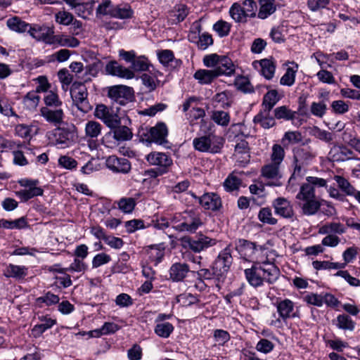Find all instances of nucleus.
<instances>
[{
	"label": "nucleus",
	"instance_id": "obj_1",
	"mask_svg": "<svg viewBox=\"0 0 360 360\" xmlns=\"http://www.w3.org/2000/svg\"><path fill=\"white\" fill-rule=\"evenodd\" d=\"M292 161L291 167L292 173L288 180L286 188L288 191H294V186H296L297 178L304 176L307 169L306 167L311 164L315 158L316 154L310 146L304 144L295 147L292 149Z\"/></svg>",
	"mask_w": 360,
	"mask_h": 360
},
{
	"label": "nucleus",
	"instance_id": "obj_2",
	"mask_svg": "<svg viewBox=\"0 0 360 360\" xmlns=\"http://www.w3.org/2000/svg\"><path fill=\"white\" fill-rule=\"evenodd\" d=\"M168 132L166 124L160 122L141 134L140 141L146 146L155 143L165 148H170L171 143L167 140Z\"/></svg>",
	"mask_w": 360,
	"mask_h": 360
},
{
	"label": "nucleus",
	"instance_id": "obj_3",
	"mask_svg": "<svg viewBox=\"0 0 360 360\" xmlns=\"http://www.w3.org/2000/svg\"><path fill=\"white\" fill-rule=\"evenodd\" d=\"M224 142V138L210 134L195 138L193 144L194 148L200 152L215 154L221 152Z\"/></svg>",
	"mask_w": 360,
	"mask_h": 360
},
{
	"label": "nucleus",
	"instance_id": "obj_4",
	"mask_svg": "<svg viewBox=\"0 0 360 360\" xmlns=\"http://www.w3.org/2000/svg\"><path fill=\"white\" fill-rule=\"evenodd\" d=\"M108 97L113 103L126 105L134 101V91L132 87L125 85H115L108 88Z\"/></svg>",
	"mask_w": 360,
	"mask_h": 360
},
{
	"label": "nucleus",
	"instance_id": "obj_5",
	"mask_svg": "<svg viewBox=\"0 0 360 360\" xmlns=\"http://www.w3.org/2000/svg\"><path fill=\"white\" fill-rule=\"evenodd\" d=\"M181 243L184 248H188L195 252H200L216 245L217 240L203 234H200L193 237L184 236L181 238Z\"/></svg>",
	"mask_w": 360,
	"mask_h": 360
},
{
	"label": "nucleus",
	"instance_id": "obj_6",
	"mask_svg": "<svg viewBox=\"0 0 360 360\" xmlns=\"http://www.w3.org/2000/svg\"><path fill=\"white\" fill-rule=\"evenodd\" d=\"M232 263L231 250L230 245H229L219 253L212 262L211 268L212 270H215L219 278L224 281Z\"/></svg>",
	"mask_w": 360,
	"mask_h": 360
},
{
	"label": "nucleus",
	"instance_id": "obj_7",
	"mask_svg": "<svg viewBox=\"0 0 360 360\" xmlns=\"http://www.w3.org/2000/svg\"><path fill=\"white\" fill-rule=\"evenodd\" d=\"M56 143L63 148L68 147L74 143L77 139V128L73 124L66 123L61 127H57L53 131Z\"/></svg>",
	"mask_w": 360,
	"mask_h": 360
},
{
	"label": "nucleus",
	"instance_id": "obj_8",
	"mask_svg": "<svg viewBox=\"0 0 360 360\" xmlns=\"http://www.w3.org/2000/svg\"><path fill=\"white\" fill-rule=\"evenodd\" d=\"M183 221L178 225L180 231L194 233L202 225L200 214L193 210L186 211L182 216Z\"/></svg>",
	"mask_w": 360,
	"mask_h": 360
},
{
	"label": "nucleus",
	"instance_id": "obj_9",
	"mask_svg": "<svg viewBox=\"0 0 360 360\" xmlns=\"http://www.w3.org/2000/svg\"><path fill=\"white\" fill-rule=\"evenodd\" d=\"M146 161L150 165L157 166L158 169L168 173L172 166L173 160L172 158L165 153L153 151L146 156Z\"/></svg>",
	"mask_w": 360,
	"mask_h": 360
},
{
	"label": "nucleus",
	"instance_id": "obj_10",
	"mask_svg": "<svg viewBox=\"0 0 360 360\" xmlns=\"http://www.w3.org/2000/svg\"><path fill=\"white\" fill-rule=\"evenodd\" d=\"M106 167L114 173L127 174L131 169L130 161L125 158L110 155L105 160Z\"/></svg>",
	"mask_w": 360,
	"mask_h": 360
},
{
	"label": "nucleus",
	"instance_id": "obj_11",
	"mask_svg": "<svg viewBox=\"0 0 360 360\" xmlns=\"http://www.w3.org/2000/svg\"><path fill=\"white\" fill-rule=\"evenodd\" d=\"M272 207L275 214L285 219H290L294 214V210L291 202L286 198L279 197L272 202Z\"/></svg>",
	"mask_w": 360,
	"mask_h": 360
},
{
	"label": "nucleus",
	"instance_id": "obj_12",
	"mask_svg": "<svg viewBox=\"0 0 360 360\" xmlns=\"http://www.w3.org/2000/svg\"><path fill=\"white\" fill-rule=\"evenodd\" d=\"M261 264L255 263L250 268L244 270V274L248 283L253 288L261 287L264 285V279L262 276Z\"/></svg>",
	"mask_w": 360,
	"mask_h": 360
},
{
	"label": "nucleus",
	"instance_id": "obj_13",
	"mask_svg": "<svg viewBox=\"0 0 360 360\" xmlns=\"http://www.w3.org/2000/svg\"><path fill=\"white\" fill-rule=\"evenodd\" d=\"M28 33L37 41H42L49 44L54 30L53 27L34 24L30 25Z\"/></svg>",
	"mask_w": 360,
	"mask_h": 360
},
{
	"label": "nucleus",
	"instance_id": "obj_14",
	"mask_svg": "<svg viewBox=\"0 0 360 360\" xmlns=\"http://www.w3.org/2000/svg\"><path fill=\"white\" fill-rule=\"evenodd\" d=\"M107 74L124 79H132L135 75L133 70L120 65L116 60H111L105 65Z\"/></svg>",
	"mask_w": 360,
	"mask_h": 360
},
{
	"label": "nucleus",
	"instance_id": "obj_15",
	"mask_svg": "<svg viewBox=\"0 0 360 360\" xmlns=\"http://www.w3.org/2000/svg\"><path fill=\"white\" fill-rule=\"evenodd\" d=\"M199 204L205 210L219 211L222 207L219 195L214 193H206L198 198Z\"/></svg>",
	"mask_w": 360,
	"mask_h": 360
},
{
	"label": "nucleus",
	"instance_id": "obj_16",
	"mask_svg": "<svg viewBox=\"0 0 360 360\" xmlns=\"http://www.w3.org/2000/svg\"><path fill=\"white\" fill-rule=\"evenodd\" d=\"M235 245L240 257L246 260L252 258L257 250V244L246 239H238L236 241Z\"/></svg>",
	"mask_w": 360,
	"mask_h": 360
},
{
	"label": "nucleus",
	"instance_id": "obj_17",
	"mask_svg": "<svg viewBox=\"0 0 360 360\" xmlns=\"http://www.w3.org/2000/svg\"><path fill=\"white\" fill-rule=\"evenodd\" d=\"M276 307L280 318L283 321L299 317L298 313L294 312V302L289 299L277 301Z\"/></svg>",
	"mask_w": 360,
	"mask_h": 360
},
{
	"label": "nucleus",
	"instance_id": "obj_18",
	"mask_svg": "<svg viewBox=\"0 0 360 360\" xmlns=\"http://www.w3.org/2000/svg\"><path fill=\"white\" fill-rule=\"evenodd\" d=\"M262 276L264 281L269 284L274 283L279 278L281 271L279 268L269 261L261 263Z\"/></svg>",
	"mask_w": 360,
	"mask_h": 360
},
{
	"label": "nucleus",
	"instance_id": "obj_19",
	"mask_svg": "<svg viewBox=\"0 0 360 360\" xmlns=\"http://www.w3.org/2000/svg\"><path fill=\"white\" fill-rule=\"evenodd\" d=\"M354 152L346 147L345 146H333L330 152L329 155L330 156L333 161L336 162H344L353 158Z\"/></svg>",
	"mask_w": 360,
	"mask_h": 360
},
{
	"label": "nucleus",
	"instance_id": "obj_20",
	"mask_svg": "<svg viewBox=\"0 0 360 360\" xmlns=\"http://www.w3.org/2000/svg\"><path fill=\"white\" fill-rule=\"evenodd\" d=\"M169 271L172 281L181 282L187 276L190 267L186 263L176 262L171 266Z\"/></svg>",
	"mask_w": 360,
	"mask_h": 360
},
{
	"label": "nucleus",
	"instance_id": "obj_21",
	"mask_svg": "<svg viewBox=\"0 0 360 360\" xmlns=\"http://www.w3.org/2000/svg\"><path fill=\"white\" fill-rule=\"evenodd\" d=\"M49 44H58L60 46L76 48L79 45V41L77 38L67 34L55 35L52 34Z\"/></svg>",
	"mask_w": 360,
	"mask_h": 360
},
{
	"label": "nucleus",
	"instance_id": "obj_22",
	"mask_svg": "<svg viewBox=\"0 0 360 360\" xmlns=\"http://www.w3.org/2000/svg\"><path fill=\"white\" fill-rule=\"evenodd\" d=\"M41 114L45 120L55 125L60 124L63 122L64 112L62 109L51 110L47 107L41 108Z\"/></svg>",
	"mask_w": 360,
	"mask_h": 360
},
{
	"label": "nucleus",
	"instance_id": "obj_23",
	"mask_svg": "<svg viewBox=\"0 0 360 360\" xmlns=\"http://www.w3.org/2000/svg\"><path fill=\"white\" fill-rule=\"evenodd\" d=\"M218 77H219V74L216 68L212 70L200 69L193 75V77L200 84H210Z\"/></svg>",
	"mask_w": 360,
	"mask_h": 360
},
{
	"label": "nucleus",
	"instance_id": "obj_24",
	"mask_svg": "<svg viewBox=\"0 0 360 360\" xmlns=\"http://www.w3.org/2000/svg\"><path fill=\"white\" fill-rule=\"evenodd\" d=\"M219 72V76L226 75L231 76L236 72V65L232 60L226 56H221L219 60V65L215 68Z\"/></svg>",
	"mask_w": 360,
	"mask_h": 360
},
{
	"label": "nucleus",
	"instance_id": "obj_25",
	"mask_svg": "<svg viewBox=\"0 0 360 360\" xmlns=\"http://www.w3.org/2000/svg\"><path fill=\"white\" fill-rule=\"evenodd\" d=\"M27 267L25 266L10 264L6 266L4 275L8 278L11 277L16 280H22L27 275Z\"/></svg>",
	"mask_w": 360,
	"mask_h": 360
},
{
	"label": "nucleus",
	"instance_id": "obj_26",
	"mask_svg": "<svg viewBox=\"0 0 360 360\" xmlns=\"http://www.w3.org/2000/svg\"><path fill=\"white\" fill-rule=\"evenodd\" d=\"M255 124H259L264 129H269L276 124L275 118L270 116V112L262 110L253 119Z\"/></svg>",
	"mask_w": 360,
	"mask_h": 360
},
{
	"label": "nucleus",
	"instance_id": "obj_27",
	"mask_svg": "<svg viewBox=\"0 0 360 360\" xmlns=\"http://www.w3.org/2000/svg\"><path fill=\"white\" fill-rule=\"evenodd\" d=\"M280 100L278 91L275 89L270 90L266 93L262 100V110L265 112H271L275 105Z\"/></svg>",
	"mask_w": 360,
	"mask_h": 360
},
{
	"label": "nucleus",
	"instance_id": "obj_28",
	"mask_svg": "<svg viewBox=\"0 0 360 360\" xmlns=\"http://www.w3.org/2000/svg\"><path fill=\"white\" fill-rule=\"evenodd\" d=\"M39 319L41 320V323L35 325L32 330V333L34 337H39L46 330L51 328L56 323V321L55 319H52L47 316H41L39 317Z\"/></svg>",
	"mask_w": 360,
	"mask_h": 360
},
{
	"label": "nucleus",
	"instance_id": "obj_29",
	"mask_svg": "<svg viewBox=\"0 0 360 360\" xmlns=\"http://www.w3.org/2000/svg\"><path fill=\"white\" fill-rule=\"evenodd\" d=\"M158 60L164 66H168L170 63L174 62V67L180 66L181 60L175 59L174 54L172 51L169 49H164L158 51L157 53Z\"/></svg>",
	"mask_w": 360,
	"mask_h": 360
},
{
	"label": "nucleus",
	"instance_id": "obj_30",
	"mask_svg": "<svg viewBox=\"0 0 360 360\" xmlns=\"http://www.w3.org/2000/svg\"><path fill=\"white\" fill-rule=\"evenodd\" d=\"M29 23L23 21L20 18L14 16L7 20L6 25L8 27L15 32L22 33L26 31L28 32L30 27Z\"/></svg>",
	"mask_w": 360,
	"mask_h": 360
},
{
	"label": "nucleus",
	"instance_id": "obj_31",
	"mask_svg": "<svg viewBox=\"0 0 360 360\" xmlns=\"http://www.w3.org/2000/svg\"><path fill=\"white\" fill-rule=\"evenodd\" d=\"M234 86L236 89L243 94H252L255 89L249 79L243 75H238L235 78Z\"/></svg>",
	"mask_w": 360,
	"mask_h": 360
},
{
	"label": "nucleus",
	"instance_id": "obj_32",
	"mask_svg": "<svg viewBox=\"0 0 360 360\" xmlns=\"http://www.w3.org/2000/svg\"><path fill=\"white\" fill-rule=\"evenodd\" d=\"M294 67H289L286 69L285 73L281 77L280 84L283 86H291L295 81L296 72L298 70V64L294 61L290 62Z\"/></svg>",
	"mask_w": 360,
	"mask_h": 360
},
{
	"label": "nucleus",
	"instance_id": "obj_33",
	"mask_svg": "<svg viewBox=\"0 0 360 360\" xmlns=\"http://www.w3.org/2000/svg\"><path fill=\"white\" fill-rule=\"evenodd\" d=\"M2 228L5 229H24L29 227L26 217H21L14 220L5 219L2 221Z\"/></svg>",
	"mask_w": 360,
	"mask_h": 360
},
{
	"label": "nucleus",
	"instance_id": "obj_34",
	"mask_svg": "<svg viewBox=\"0 0 360 360\" xmlns=\"http://www.w3.org/2000/svg\"><path fill=\"white\" fill-rule=\"evenodd\" d=\"M111 130L113 133V138L117 141L130 140L133 136L131 129L128 127L123 126L121 124L111 129Z\"/></svg>",
	"mask_w": 360,
	"mask_h": 360
},
{
	"label": "nucleus",
	"instance_id": "obj_35",
	"mask_svg": "<svg viewBox=\"0 0 360 360\" xmlns=\"http://www.w3.org/2000/svg\"><path fill=\"white\" fill-rule=\"evenodd\" d=\"M214 280L217 283L223 282L219 275L217 274L215 270H212V268H202L196 271V281H212Z\"/></svg>",
	"mask_w": 360,
	"mask_h": 360
},
{
	"label": "nucleus",
	"instance_id": "obj_36",
	"mask_svg": "<svg viewBox=\"0 0 360 360\" xmlns=\"http://www.w3.org/2000/svg\"><path fill=\"white\" fill-rule=\"evenodd\" d=\"M262 75L266 79H271L274 76L276 65L272 59L264 58L259 61Z\"/></svg>",
	"mask_w": 360,
	"mask_h": 360
},
{
	"label": "nucleus",
	"instance_id": "obj_37",
	"mask_svg": "<svg viewBox=\"0 0 360 360\" xmlns=\"http://www.w3.org/2000/svg\"><path fill=\"white\" fill-rule=\"evenodd\" d=\"M274 118L277 120H293L297 112L292 111L285 105L277 107L274 110Z\"/></svg>",
	"mask_w": 360,
	"mask_h": 360
},
{
	"label": "nucleus",
	"instance_id": "obj_38",
	"mask_svg": "<svg viewBox=\"0 0 360 360\" xmlns=\"http://www.w3.org/2000/svg\"><path fill=\"white\" fill-rule=\"evenodd\" d=\"M304 202L302 207V213L308 216L315 214L322 205V202L316 200V198L304 200Z\"/></svg>",
	"mask_w": 360,
	"mask_h": 360
},
{
	"label": "nucleus",
	"instance_id": "obj_39",
	"mask_svg": "<svg viewBox=\"0 0 360 360\" xmlns=\"http://www.w3.org/2000/svg\"><path fill=\"white\" fill-rule=\"evenodd\" d=\"M133 14L134 11L129 5H115L114 13L112 14V18L122 20L129 19L132 18Z\"/></svg>",
	"mask_w": 360,
	"mask_h": 360
},
{
	"label": "nucleus",
	"instance_id": "obj_40",
	"mask_svg": "<svg viewBox=\"0 0 360 360\" xmlns=\"http://www.w3.org/2000/svg\"><path fill=\"white\" fill-rule=\"evenodd\" d=\"M95 2L94 0H91L86 3L77 4L75 7L76 13L81 18H87L89 15L93 13Z\"/></svg>",
	"mask_w": 360,
	"mask_h": 360
},
{
	"label": "nucleus",
	"instance_id": "obj_41",
	"mask_svg": "<svg viewBox=\"0 0 360 360\" xmlns=\"http://www.w3.org/2000/svg\"><path fill=\"white\" fill-rule=\"evenodd\" d=\"M257 217L264 224L276 225L278 223V219L273 217L271 209L269 207L261 208Z\"/></svg>",
	"mask_w": 360,
	"mask_h": 360
},
{
	"label": "nucleus",
	"instance_id": "obj_42",
	"mask_svg": "<svg viewBox=\"0 0 360 360\" xmlns=\"http://www.w3.org/2000/svg\"><path fill=\"white\" fill-rule=\"evenodd\" d=\"M339 188L347 195L353 196L356 191V188L345 177L339 175L334 176Z\"/></svg>",
	"mask_w": 360,
	"mask_h": 360
},
{
	"label": "nucleus",
	"instance_id": "obj_43",
	"mask_svg": "<svg viewBox=\"0 0 360 360\" xmlns=\"http://www.w3.org/2000/svg\"><path fill=\"white\" fill-rule=\"evenodd\" d=\"M336 326L345 330H354L355 322L347 314H340L337 316Z\"/></svg>",
	"mask_w": 360,
	"mask_h": 360
},
{
	"label": "nucleus",
	"instance_id": "obj_44",
	"mask_svg": "<svg viewBox=\"0 0 360 360\" xmlns=\"http://www.w3.org/2000/svg\"><path fill=\"white\" fill-rule=\"evenodd\" d=\"M174 326L169 322L158 323L154 328L155 333L162 338H167L174 331Z\"/></svg>",
	"mask_w": 360,
	"mask_h": 360
},
{
	"label": "nucleus",
	"instance_id": "obj_45",
	"mask_svg": "<svg viewBox=\"0 0 360 360\" xmlns=\"http://www.w3.org/2000/svg\"><path fill=\"white\" fill-rule=\"evenodd\" d=\"M302 141V136L300 131H290L284 134L281 143L283 146L286 147L289 144H295Z\"/></svg>",
	"mask_w": 360,
	"mask_h": 360
},
{
	"label": "nucleus",
	"instance_id": "obj_46",
	"mask_svg": "<svg viewBox=\"0 0 360 360\" xmlns=\"http://www.w3.org/2000/svg\"><path fill=\"white\" fill-rule=\"evenodd\" d=\"M281 165L271 162L262 167L261 172L264 177L267 179H275L279 175V167Z\"/></svg>",
	"mask_w": 360,
	"mask_h": 360
},
{
	"label": "nucleus",
	"instance_id": "obj_47",
	"mask_svg": "<svg viewBox=\"0 0 360 360\" xmlns=\"http://www.w3.org/2000/svg\"><path fill=\"white\" fill-rule=\"evenodd\" d=\"M313 267L316 270L321 269H342L345 267V263L331 262L329 261H314Z\"/></svg>",
	"mask_w": 360,
	"mask_h": 360
},
{
	"label": "nucleus",
	"instance_id": "obj_48",
	"mask_svg": "<svg viewBox=\"0 0 360 360\" xmlns=\"http://www.w3.org/2000/svg\"><path fill=\"white\" fill-rule=\"evenodd\" d=\"M152 65L149 63L148 58L144 56H136L131 65V68L136 72H143L149 70Z\"/></svg>",
	"mask_w": 360,
	"mask_h": 360
},
{
	"label": "nucleus",
	"instance_id": "obj_49",
	"mask_svg": "<svg viewBox=\"0 0 360 360\" xmlns=\"http://www.w3.org/2000/svg\"><path fill=\"white\" fill-rule=\"evenodd\" d=\"M296 198L302 200L316 198L315 190L312 188V185L307 181L303 184Z\"/></svg>",
	"mask_w": 360,
	"mask_h": 360
},
{
	"label": "nucleus",
	"instance_id": "obj_50",
	"mask_svg": "<svg viewBox=\"0 0 360 360\" xmlns=\"http://www.w3.org/2000/svg\"><path fill=\"white\" fill-rule=\"evenodd\" d=\"M115 5L112 4L110 0H102L101 4L96 8V16L109 15L112 17L114 13Z\"/></svg>",
	"mask_w": 360,
	"mask_h": 360
},
{
	"label": "nucleus",
	"instance_id": "obj_51",
	"mask_svg": "<svg viewBox=\"0 0 360 360\" xmlns=\"http://www.w3.org/2000/svg\"><path fill=\"white\" fill-rule=\"evenodd\" d=\"M40 97L37 92L30 91L23 98V104L30 110H33L37 107Z\"/></svg>",
	"mask_w": 360,
	"mask_h": 360
},
{
	"label": "nucleus",
	"instance_id": "obj_52",
	"mask_svg": "<svg viewBox=\"0 0 360 360\" xmlns=\"http://www.w3.org/2000/svg\"><path fill=\"white\" fill-rule=\"evenodd\" d=\"M230 15L238 22H246L247 16L243 10V7L238 3H234L229 11Z\"/></svg>",
	"mask_w": 360,
	"mask_h": 360
},
{
	"label": "nucleus",
	"instance_id": "obj_53",
	"mask_svg": "<svg viewBox=\"0 0 360 360\" xmlns=\"http://www.w3.org/2000/svg\"><path fill=\"white\" fill-rule=\"evenodd\" d=\"M136 205V200L133 198H122L117 202L118 208L126 214L132 212Z\"/></svg>",
	"mask_w": 360,
	"mask_h": 360
},
{
	"label": "nucleus",
	"instance_id": "obj_54",
	"mask_svg": "<svg viewBox=\"0 0 360 360\" xmlns=\"http://www.w3.org/2000/svg\"><path fill=\"white\" fill-rule=\"evenodd\" d=\"M72 90H77V92L74 96L75 98L72 95V98L75 103L86 98L88 96L87 89L81 82H75L72 85Z\"/></svg>",
	"mask_w": 360,
	"mask_h": 360
},
{
	"label": "nucleus",
	"instance_id": "obj_55",
	"mask_svg": "<svg viewBox=\"0 0 360 360\" xmlns=\"http://www.w3.org/2000/svg\"><path fill=\"white\" fill-rule=\"evenodd\" d=\"M101 129L100 123L96 121H89L85 127L86 135L92 139L97 138L101 132Z\"/></svg>",
	"mask_w": 360,
	"mask_h": 360
},
{
	"label": "nucleus",
	"instance_id": "obj_56",
	"mask_svg": "<svg viewBox=\"0 0 360 360\" xmlns=\"http://www.w3.org/2000/svg\"><path fill=\"white\" fill-rule=\"evenodd\" d=\"M212 120L219 125L228 126L230 122V115L228 112L223 110L213 111Z\"/></svg>",
	"mask_w": 360,
	"mask_h": 360
},
{
	"label": "nucleus",
	"instance_id": "obj_57",
	"mask_svg": "<svg viewBox=\"0 0 360 360\" xmlns=\"http://www.w3.org/2000/svg\"><path fill=\"white\" fill-rule=\"evenodd\" d=\"M141 79L148 92L155 91L160 83L158 79L146 73H143L141 76Z\"/></svg>",
	"mask_w": 360,
	"mask_h": 360
},
{
	"label": "nucleus",
	"instance_id": "obj_58",
	"mask_svg": "<svg viewBox=\"0 0 360 360\" xmlns=\"http://www.w3.org/2000/svg\"><path fill=\"white\" fill-rule=\"evenodd\" d=\"M313 136L319 140L328 143H332L335 134L328 131L321 129L318 127H314L313 129Z\"/></svg>",
	"mask_w": 360,
	"mask_h": 360
},
{
	"label": "nucleus",
	"instance_id": "obj_59",
	"mask_svg": "<svg viewBox=\"0 0 360 360\" xmlns=\"http://www.w3.org/2000/svg\"><path fill=\"white\" fill-rule=\"evenodd\" d=\"M285 155L284 148L281 145L274 144L272 146L271 162L281 165L285 158Z\"/></svg>",
	"mask_w": 360,
	"mask_h": 360
},
{
	"label": "nucleus",
	"instance_id": "obj_60",
	"mask_svg": "<svg viewBox=\"0 0 360 360\" xmlns=\"http://www.w3.org/2000/svg\"><path fill=\"white\" fill-rule=\"evenodd\" d=\"M241 184V180L233 175L229 176L224 182V187L228 192L237 191Z\"/></svg>",
	"mask_w": 360,
	"mask_h": 360
},
{
	"label": "nucleus",
	"instance_id": "obj_61",
	"mask_svg": "<svg viewBox=\"0 0 360 360\" xmlns=\"http://www.w3.org/2000/svg\"><path fill=\"white\" fill-rule=\"evenodd\" d=\"M103 122L110 129L120 124L121 119L117 112L111 110L107 115L106 118L102 120Z\"/></svg>",
	"mask_w": 360,
	"mask_h": 360
},
{
	"label": "nucleus",
	"instance_id": "obj_62",
	"mask_svg": "<svg viewBox=\"0 0 360 360\" xmlns=\"http://www.w3.org/2000/svg\"><path fill=\"white\" fill-rule=\"evenodd\" d=\"M231 25L226 21L220 20L213 25V30L217 32L219 37H223L229 35Z\"/></svg>",
	"mask_w": 360,
	"mask_h": 360
},
{
	"label": "nucleus",
	"instance_id": "obj_63",
	"mask_svg": "<svg viewBox=\"0 0 360 360\" xmlns=\"http://www.w3.org/2000/svg\"><path fill=\"white\" fill-rule=\"evenodd\" d=\"M276 10V6L275 4H267L265 3L262 5H260L259 11L257 14V16L260 19H265L268 18L270 15L274 13Z\"/></svg>",
	"mask_w": 360,
	"mask_h": 360
},
{
	"label": "nucleus",
	"instance_id": "obj_64",
	"mask_svg": "<svg viewBox=\"0 0 360 360\" xmlns=\"http://www.w3.org/2000/svg\"><path fill=\"white\" fill-rule=\"evenodd\" d=\"M56 21L59 24L63 25H70L74 20V16L72 13L68 11H59L55 15Z\"/></svg>",
	"mask_w": 360,
	"mask_h": 360
}]
</instances>
